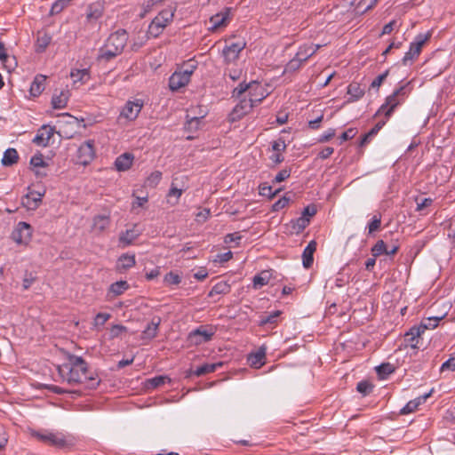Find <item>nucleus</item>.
<instances>
[{"label": "nucleus", "instance_id": "nucleus-1", "mask_svg": "<svg viewBox=\"0 0 455 455\" xmlns=\"http://www.w3.org/2000/svg\"><path fill=\"white\" fill-rule=\"evenodd\" d=\"M58 371L64 381L69 385L88 382V387L95 389L101 379L96 371L88 367V363L75 355H68V363L58 366Z\"/></svg>", "mask_w": 455, "mask_h": 455}, {"label": "nucleus", "instance_id": "nucleus-2", "mask_svg": "<svg viewBox=\"0 0 455 455\" xmlns=\"http://www.w3.org/2000/svg\"><path fill=\"white\" fill-rule=\"evenodd\" d=\"M128 40V35L124 29H119L111 34L105 44L100 49L99 60L109 61L120 55Z\"/></svg>", "mask_w": 455, "mask_h": 455}, {"label": "nucleus", "instance_id": "nucleus-3", "mask_svg": "<svg viewBox=\"0 0 455 455\" xmlns=\"http://www.w3.org/2000/svg\"><path fill=\"white\" fill-rule=\"evenodd\" d=\"M31 435L42 443L60 450L69 449L75 444L74 438L71 435H67L60 432H52L50 430H33L31 432Z\"/></svg>", "mask_w": 455, "mask_h": 455}, {"label": "nucleus", "instance_id": "nucleus-4", "mask_svg": "<svg viewBox=\"0 0 455 455\" xmlns=\"http://www.w3.org/2000/svg\"><path fill=\"white\" fill-rule=\"evenodd\" d=\"M408 94L409 91L407 90V84L395 89L391 95L386 98L385 103L380 106L375 113L374 117L384 115L387 119H389L395 109L404 102Z\"/></svg>", "mask_w": 455, "mask_h": 455}, {"label": "nucleus", "instance_id": "nucleus-5", "mask_svg": "<svg viewBox=\"0 0 455 455\" xmlns=\"http://www.w3.org/2000/svg\"><path fill=\"white\" fill-rule=\"evenodd\" d=\"M245 46L246 43L243 39H239L236 42L226 41V46L222 50L225 63L231 64L235 62Z\"/></svg>", "mask_w": 455, "mask_h": 455}, {"label": "nucleus", "instance_id": "nucleus-6", "mask_svg": "<svg viewBox=\"0 0 455 455\" xmlns=\"http://www.w3.org/2000/svg\"><path fill=\"white\" fill-rule=\"evenodd\" d=\"M430 36L431 35L429 33L417 35L414 41L411 43L409 51L405 52L402 60V62L404 66H406L409 61H412L420 54L422 46L430 38Z\"/></svg>", "mask_w": 455, "mask_h": 455}, {"label": "nucleus", "instance_id": "nucleus-7", "mask_svg": "<svg viewBox=\"0 0 455 455\" xmlns=\"http://www.w3.org/2000/svg\"><path fill=\"white\" fill-rule=\"evenodd\" d=\"M33 228L25 221H20L12 233V239L19 244H28L32 237Z\"/></svg>", "mask_w": 455, "mask_h": 455}, {"label": "nucleus", "instance_id": "nucleus-8", "mask_svg": "<svg viewBox=\"0 0 455 455\" xmlns=\"http://www.w3.org/2000/svg\"><path fill=\"white\" fill-rule=\"evenodd\" d=\"M143 107L141 100H128L123 108L120 117L132 121L137 118Z\"/></svg>", "mask_w": 455, "mask_h": 455}, {"label": "nucleus", "instance_id": "nucleus-9", "mask_svg": "<svg viewBox=\"0 0 455 455\" xmlns=\"http://www.w3.org/2000/svg\"><path fill=\"white\" fill-rule=\"evenodd\" d=\"M94 156L92 140L84 141L77 149V158L81 164H88L93 160Z\"/></svg>", "mask_w": 455, "mask_h": 455}, {"label": "nucleus", "instance_id": "nucleus-10", "mask_svg": "<svg viewBox=\"0 0 455 455\" xmlns=\"http://www.w3.org/2000/svg\"><path fill=\"white\" fill-rule=\"evenodd\" d=\"M55 133V127L43 125L33 139V143L40 147H47L50 139Z\"/></svg>", "mask_w": 455, "mask_h": 455}, {"label": "nucleus", "instance_id": "nucleus-11", "mask_svg": "<svg viewBox=\"0 0 455 455\" xmlns=\"http://www.w3.org/2000/svg\"><path fill=\"white\" fill-rule=\"evenodd\" d=\"M174 12L172 11L164 10L162 11L159 15L151 22L149 28L153 30L156 28V35L164 28L173 19Z\"/></svg>", "mask_w": 455, "mask_h": 455}, {"label": "nucleus", "instance_id": "nucleus-12", "mask_svg": "<svg viewBox=\"0 0 455 455\" xmlns=\"http://www.w3.org/2000/svg\"><path fill=\"white\" fill-rule=\"evenodd\" d=\"M45 194V190L36 191L30 190L23 198L22 204L29 210H36L38 208L42 198Z\"/></svg>", "mask_w": 455, "mask_h": 455}, {"label": "nucleus", "instance_id": "nucleus-13", "mask_svg": "<svg viewBox=\"0 0 455 455\" xmlns=\"http://www.w3.org/2000/svg\"><path fill=\"white\" fill-rule=\"evenodd\" d=\"M190 79L182 71L176 70L169 78V88L171 91L175 92L186 86Z\"/></svg>", "mask_w": 455, "mask_h": 455}, {"label": "nucleus", "instance_id": "nucleus-14", "mask_svg": "<svg viewBox=\"0 0 455 455\" xmlns=\"http://www.w3.org/2000/svg\"><path fill=\"white\" fill-rule=\"evenodd\" d=\"M256 106L251 99H242L240 101L235 105V107L233 108L232 116L233 119H240L244 115L249 113L252 108Z\"/></svg>", "mask_w": 455, "mask_h": 455}, {"label": "nucleus", "instance_id": "nucleus-15", "mask_svg": "<svg viewBox=\"0 0 455 455\" xmlns=\"http://www.w3.org/2000/svg\"><path fill=\"white\" fill-rule=\"evenodd\" d=\"M426 331L425 324H419V326L411 327L409 331H407L404 335V340L407 342L409 346L412 348L418 347V339L421 336L422 333Z\"/></svg>", "mask_w": 455, "mask_h": 455}, {"label": "nucleus", "instance_id": "nucleus-16", "mask_svg": "<svg viewBox=\"0 0 455 455\" xmlns=\"http://www.w3.org/2000/svg\"><path fill=\"white\" fill-rule=\"evenodd\" d=\"M249 99L257 105L259 104L267 95L262 84L257 81L251 82Z\"/></svg>", "mask_w": 455, "mask_h": 455}, {"label": "nucleus", "instance_id": "nucleus-17", "mask_svg": "<svg viewBox=\"0 0 455 455\" xmlns=\"http://www.w3.org/2000/svg\"><path fill=\"white\" fill-rule=\"evenodd\" d=\"M214 335V331L212 327H204L200 326L197 329L194 330L192 332H190V338L196 339V343H203L207 342L212 339V338Z\"/></svg>", "mask_w": 455, "mask_h": 455}, {"label": "nucleus", "instance_id": "nucleus-18", "mask_svg": "<svg viewBox=\"0 0 455 455\" xmlns=\"http://www.w3.org/2000/svg\"><path fill=\"white\" fill-rule=\"evenodd\" d=\"M317 243L315 240L308 243L302 253V264L307 269L310 268L314 262V253L316 251Z\"/></svg>", "mask_w": 455, "mask_h": 455}, {"label": "nucleus", "instance_id": "nucleus-19", "mask_svg": "<svg viewBox=\"0 0 455 455\" xmlns=\"http://www.w3.org/2000/svg\"><path fill=\"white\" fill-rule=\"evenodd\" d=\"M135 264L136 259L134 254L124 253L117 259L116 270L122 273L132 268Z\"/></svg>", "mask_w": 455, "mask_h": 455}, {"label": "nucleus", "instance_id": "nucleus-20", "mask_svg": "<svg viewBox=\"0 0 455 455\" xmlns=\"http://www.w3.org/2000/svg\"><path fill=\"white\" fill-rule=\"evenodd\" d=\"M266 359V347L264 346L260 347L256 352L251 353L248 355V362L251 366L259 369L262 365L265 364Z\"/></svg>", "mask_w": 455, "mask_h": 455}, {"label": "nucleus", "instance_id": "nucleus-21", "mask_svg": "<svg viewBox=\"0 0 455 455\" xmlns=\"http://www.w3.org/2000/svg\"><path fill=\"white\" fill-rule=\"evenodd\" d=\"M230 8H226L223 12L217 13L211 17L210 22L212 24V30H216L220 27L227 25V21L229 18Z\"/></svg>", "mask_w": 455, "mask_h": 455}, {"label": "nucleus", "instance_id": "nucleus-22", "mask_svg": "<svg viewBox=\"0 0 455 455\" xmlns=\"http://www.w3.org/2000/svg\"><path fill=\"white\" fill-rule=\"evenodd\" d=\"M133 161V156L130 153H124L116 157L115 161L116 169L119 172H124L131 168Z\"/></svg>", "mask_w": 455, "mask_h": 455}, {"label": "nucleus", "instance_id": "nucleus-23", "mask_svg": "<svg viewBox=\"0 0 455 455\" xmlns=\"http://www.w3.org/2000/svg\"><path fill=\"white\" fill-rule=\"evenodd\" d=\"M282 315V311L275 310L270 313H265L259 316V325L266 326L271 325L275 326L278 323V319Z\"/></svg>", "mask_w": 455, "mask_h": 455}, {"label": "nucleus", "instance_id": "nucleus-24", "mask_svg": "<svg viewBox=\"0 0 455 455\" xmlns=\"http://www.w3.org/2000/svg\"><path fill=\"white\" fill-rule=\"evenodd\" d=\"M319 47H320L319 45H313V44L301 45L299 48L295 56L298 58V60H299L300 61H302L304 63L316 52V51L319 49Z\"/></svg>", "mask_w": 455, "mask_h": 455}, {"label": "nucleus", "instance_id": "nucleus-25", "mask_svg": "<svg viewBox=\"0 0 455 455\" xmlns=\"http://www.w3.org/2000/svg\"><path fill=\"white\" fill-rule=\"evenodd\" d=\"M135 227L136 226H134L132 228L127 229L120 234L119 243L123 246H128V245L132 244L140 236V232L135 229Z\"/></svg>", "mask_w": 455, "mask_h": 455}, {"label": "nucleus", "instance_id": "nucleus-26", "mask_svg": "<svg viewBox=\"0 0 455 455\" xmlns=\"http://www.w3.org/2000/svg\"><path fill=\"white\" fill-rule=\"evenodd\" d=\"M46 76L43 75H37L31 83L29 92L31 96L37 97L44 90V83Z\"/></svg>", "mask_w": 455, "mask_h": 455}, {"label": "nucleus", "instance_id": "nucleus-27", "mask_svg": "<svg viewBox=\"0 0 455 455\" xmlns=\"http://www.w3.org/2000/svg\"><path fill=\"white\" fill-rule=\"evenodd\" d=\"M160 323L161 318L159 316L153 317L147 328L143 331V338L152 339L156 337Z\"/></svg>", "mask_w": 455, "mask_h": 455}, {"label": "nucleus", "instance_id": "nucleus-28", "mask_svg": "<svg viewBox=\"0 0 455 455\" xmlns=\"http://www.w3.org/2000/svg\"><path fill=\"white\" fill-rule=\"evenodd\" d=\"M347 92L349 95L347 100V103L357 101L364 95V90L361 88L360 84L357 83H351L347 86Z\"/></svg>", "mask_w": 455, "mask_h": 455}, {"label": "nucleus", "instance_id": "nucleus-29", "mask_svg": "<svg viewBox=\"0 0 455 455\" xmlns=\"http://www.w3.org/2000/svg\"><path fill=\"white\" fill-rule=\"evenodd\" d=\"M0 60L2 61L4 68L9 71L17 66L15 57L11 58L7 54L5 45L2 41H0Z\"/></svg>", "mask_w": 455, "mask_h": 455}, {"label": "nucleus", "instance_id": "nucleus-30", "mask_svg": "<svg viewBox=\"0 0 455 455\" xmlns=\"http://www.w3.org/2000/svg\"><path fill=\"white\" fill-rule=\"evenodd\" d=\"M130 288L129 283L126 281H117L113 283L108 289V297H116L122 295L125 291Z\"/></svg>", "mask_w": 455, "mask_h": 455}, {"label": "nucleus", "instance_id": "nucleus-31", "mask_svg": "<svg viewBox=\"0 0 455 455\" xmlns=\"http://www.w3.org/2000/svg\"><path fill=\"white\" fill-rule=\"evenodd\" d=\"M68 91H61L60 94H54L52 98V106L55 109H61L67 106Z\"/></svg>", "mask_w": 455, "mask_h": 455}, {"label": "nucleus", "instance_id": "nucleus-32", "mask_svg": "<svg viewBox=\"0 0 455 455\" xmlns=\"http://www.w3.org/2000/svg\"><path fill=\"white\" fill-rule=\"evenodd\" d=\"M19 160V154L15 148H9L4 152L1 163L4 166H12Z\"/></svg>", "mask_w": 455, "mask_h": 455}, {"label": "nucleus", "instance_id": "nucleus-33", "mask_svg": "<svg viewBox=\"0 0 455 455\" xmlns=\"http://www.w3.org/2000/svg\"><path fill=\"white\" fill-rule=\"evenodd\" d=\"M310 223L309 218L299 217L295 220H291L290 226L296 234L301 233Z\"/></svg>", "mask_w": 455, "mask_h": 455}, {"label": "nucleus", "instance_id": "nucleus-34", "mask_svg": "<svg viewBox=\"0 0 455 455\" xmlns=\"http://www.w3.org/2000/svg\"><path fill=\"white\" fill-rule=\"evenodd\" d=\"M223 365V363L219 362L215 363H205L201 366H198L195 371L194 374L197 377L205 375L211 372L215 371L218 368L221 367Z\"/></svg>", "mask_w": 455, "mask_h": 455}, {"label": "nucleus", "instance_id": "nucleus-35", "mask_svg": "<svg viewBox=\"0 0 455 455\" xmlns=\"http://www.w3.org/2000/svg\"><path fill=\"white\" fill-rule=\"evenodd\" d=\"M70 76L73 78L74 83L81 82L84 84L90 79V71L88 68L72 69Z\"/></svg>", "mask_w": 455, "mask_h": 455}, {"label": "nucleus", "instance_id": "nucleus-36", "mask_svg": "<svg viewBox=\"0 0 455 455\" xmlns=\"http://www.w3.org/2000/svg\"><path fill=\"white\" fill-rule=\"evenodd\" d=\"M375 370L380 379H386L395 371V367L390 363H383L377 366Z\"/></svg>", "mask_w": 455, "mask_h": 455}, {"label": "nucleus", "instance_id": "nucleus-37", "mask_svg": "<svg viewBox=\"0 0 455 455\" xmlns=\"http://www.w3.org/2000/svg\"><path fill=\"white\" fill-rule=\"evenodd\" d=\"M110 223L109 216L97 215L93 218V228L101 232L105 230Z\"/></svg>", "mask_w": 455, "mask_h": 455}, {"label": "nucleus", "instance_id": "nucleus-38", "mask_svg": "<svg viewBox=\"0 0 455 455\" xmlns=\"http://www.w3.org/2000/svg\"><path fill=\"white\" fill-rule=\"evenodd\" d=\"M52 42V36L47 33H39L36 40V52H43Z\"/></svg>", "mask_w": 455, "mask_h": 455}, {"label": "nucleus", "instance_id": "nucleus-39", "mask_svg": "<svg viewBox=\"0 0 455 455\" xmlns=\"http://www.w3.org/2000/svg\"><path fill=\"white\" fill-rule=\"evenodd\" d=\"M231 290L230 285L227 282L217 283L210 291L209 297L220 294H228Z\"/></svg>", "mask_w": 455, "mask_h": 455}, {"label": "nucleus", "instance_id": "nucleus-40", "mask_svg": "<svg viewBox=\"0 0 455 455\" xmlns=\"http://www.w3.org/2000/svg\"><path fill=\"white\" fill-rule=\"evenodd\" d=\"M183 193V189L174 187L173 183L167 194L168 203L174 206L179 203V200Z\"/></svg>", "mask_w": 455, "mask_h": 455}, {"label": "nucleus", "instance_id": "nucleus-41", "mask_svg": "<svg viewBox=\"0 0 455 455\" xmlns=\"http://www.w3.org/2000/svg\"><path fill=\"white\" fill-rule=\"evenodd\" d=\"M269 276L270 275L268 271H262L260 274L255 275L253 277V287L255 289H260L264 285L267 284Z\"/></svg>", "mask_w": 455, "mask_h": 455}, {"label": "nucleus", "instance_id": "nucleus-42", "mask_svg": "<svg viewBox=\"0 0 455 455\" xmlns=\"http://www.w3.org/2000/svg\"><path fill=\"white\" fill-rule=\"evenodd\" d=\"M371 255L374 258L379 257L382 254H386L387 252V246L383 240H379L371 249Z\"/></svg>", "mask_w": 455, "mask_h": 455}, {"label": "nucleus", "instance_id": "nucleus-43", "mask_svg": "<svg viewBox=\"0 0 455 455\" xmlns=\"http://www.w3.org/2000/svg\"><path fill=\"white\" fill-rule=\"evenodd\" d=\"M251 82L250 83H246V82H242L238 84L237 87H235L233 92H232V98H235V99H240L242 97V95L244 93V92H248V94L250 93V90H251Z\"/></svg>", "mask_w": 455, "mask_h": 455}, {"label": "nucleus", "instance_id": "nucleus-44", "mask_svg": "<svg viewBox=\"0 0 455 455\" xmlns=\"http://www.w3.org/2000/svg\"><path fill=\"white\" fill-rule=\"evenodd\" d=\"M381 227V214H375L371 221L368 223V233L369 235L373 234L374 232L379 230Z\"/></svg>", "mask_w": 455, "mask_h": 455}, {"label": "nucleus", "instance_id": "nucleus-45", "mask_svg": "<svg viewBox=\"0 0 455 455\" xmlns=\"http://www.w3.org/2000/svg\"><path fill=\"white\" fill-rule=\"evenodd\" d=\"M71 0H57L50 10V15H56L61 12L70 3Z\"/></svg>", "mask_w": 455, "mask_h": 455}, {"label": "nucleus", "instance_id": "nucleus-46", "mask_svg": "<svg viewBox=\"0 0 455 455\" xmlns=\"http://www.w3.org/2000/svg\"><path fill=\"white\" fill-rule=\"evenodd\" d=\"M164 282L167 285H178L181 283V276L177 272L170 271L164 275Z\"/></svg>", "mask_w": 455, "mask_h": 455}, {"label": "nucleus", "instance_id": "nucleus-47", "mask_svg": "<svg viewBox=\"0 0 455 455\" xmlns=\"http://www.w3.org/2000/svg\"><path fill=\"white\" fill-rule=\"evenodd\" d=\"M161 180L162 172L160 171H155L147 178L145 184L147 187L155 188L159 184Z\"/></svg>", "mask_w": 455, "mask_h": 455}, {"label": "nucleus", "instance_id": "nucleus-48", "mask_svg": "<svg viewBox=\"0 0 455 455\" xmlns=\"http://www.w3.org/2000/svg\"><path fill=\"white\" fill-rule=\"evenodd\" d=\"M170 382L171 379L167 376H156L152 379H149L148 380V387L156 388L162 385H164L165 382Z\"/></svg>", "mask_w": 455, "mask_h": 455}, {"label": "nucleus", "instance_id": "nucleus-49", "mask_svg": "<svg viewBox=\"0 0 455 455\" xmlns=\"http://www.w3.org/2000/svg\"><path fill=\"white\" fill-rule=\"evenodd\" d=\"M102 15V8L99 4H90L88 7L87 18L97 20Z\"/></svg>", "mask_w": 455, "mask_h": 455}, {"label": "nucleus", "instance_id": "nucleus-50", "mask_svg": "<svg viewBox=\"0 0 455 455\" xmlns=\"http://www.w3.org/2000/svg\"><path fill=\"white\" fill-rule=\"evenodd\" d=\"M303 62L298 60V58L295 56L286 64L284 68V73L295 72L300 68Z\"/></svg>", "mask_w": 455, "mask_h": 455}, {"label": "nucleus", "instance_id": "nucleus-51", "mask_svg": "<svg viewBox=\"0 0 455 455\" xmlns=\"http://www.w3.org/2000/svg\"><path fill=\"white\" fill-rule=\"evenodd\" d=\"M259 195L263 196H267L268 198H273L278 192V190L273 191L271 186L267 183H262L259 186Z\"/></svg>", "mask_w": 455, "mask_h": 455}, {"label": "nucleus", "instance_id": "nucleus-52", "mask_svg": "<svg viewBox=\"0 0 455 455\" xmlns=\"http://www.w3.org/2000/svg\"><path fill=\"white\" fill-rule=\"evenodd\" d=\"M373 386L367 380H362L357 383L356 390L363 395H367L372 391Z\"/></svg>", "mask_w": 455, "mask_h": 455}, {"label": "nucleus", "instance_id": "nucleus-53", "mask_svg": "<svg viewBox=\"0 0 455 455\" xmlns=\"http://www.w3.org/2000/svg\"><path fill=\"white\" fill-rule=\"evenodd\" d=\"M389 73V70H386L384 73L379 75L371 84L370 89H375L376 91L379 90V86L382 84V83L385 81V79L387 77Z\"/></svg>", "mask_w": 455, "mask_h": 455}, {"label": "nucleus", "instance_id": "nucleus-54", "mask_svg": "<svg viewBox=\"0 0 455 455\" xmlns=\"http://www.w3.org/2000/svg\"><path fill=\"white\" fill-rule=\"evenodd\" d=\"M36 279V277L32 272L26 271L22 280L23 290L29 289Z\"/></svg>", "mask_w": 455, "mask_h": 455}, {"label": "nucleus", "instance_id": "nucleus-55", "mask_svg": "<svg viewBox=\"0 0 455 455\" xmlns=\"http://www.w3.org/2000/svg\"><path fill=\"white\" fill-rule=\"evenodd\" d=\"M110 317L111 315L108 313H98L94 317L93 324L96 327L103 326Z\"/></svg>", "mask_w": 455, "mask_h": 455}, {"label": "nucleus", "instance_id": "nucleus-56", "mask_svg": "<svg viewBox=\"0 0 455 455\" xmlns=\"http://www.w3.org/2000/svg\"><path fill=\"white\" fill-rule=\"evenodd\" d=\"M197 66L194 61H189L184 64L179 70L182 71L184 75H187L188 78H191L192 74L196 69Z\"/></svg>", "mask_w": 455, "mask_h": 455}, {"label": "nucleus", "instance_id": "nucleus-57", "mask_svg": "<svg viewBox=\"0 0 455 455\" xmlns=\"http://www.w3.org/2000/svg\"><path fill=\"white\" fill-rule=\"evenodd\" d=\"M290 200L291 199L285 196L281 197L272 205V211L278 212L283 209L286 205H288Z\"/></svg>", "mask_w": 455, "mask_h": 455}, {"label": "nucleus", "instance_id": "nucleus-58", "mask_svg": "<svg viewBox=\"0 0 455 455\" xmlns=\"http://www.w3.org/2000/svg\"><path fill=\"white\" fill-rule=\"evenodd\" d=\"M443 318V316L441 317H428L426 320L422 321L420 324L426 325V330L427 329H434L438 325V323Z\"/></svg>", "mask_w": 455, "mask_h": 455}, {"label": "nucleus", "instance_id": "nucleus-59", "mask_svg": "<svg viewBox=\"0 0 455 455\" xmlns=\"http://www.w3.org/2000/svg\"><path fill=\"white\" fill-rule=\"evenodd\" d=\"M202 122L201 117H192L187 121L185 127L188 131L197 130Z\"/></svg>", "mask_w": 455, "mask_h": 455}, {"label": "nucleus", "instance_id": "nucleus-60", "mask_svg": "<svg viewBox=\"0 0 455 455\" xmlns=\"http://www.w3.org/2000/svg\"><path fill=\"white\" fill-rule=\"evenodd\" d=\"M440 371H455V356L450 357L448 360H446L441 366Z\"/></svg>", "mask_w": 455, "mask_h": 455}, {"label": "nucleus", "instance_id": "nucleus-61", "mask_svg": "<svg viewBox=\"0 0 455 455\" xmlns=\"http://www.w3.org/2000/svg\"><path fill=\"white\" fill-rule=\"evenodd\" d=\"M417 403L414 401H409L400 411L401 415L411 413L417 410Z\"/></svg>", "mask_w": 455, "mask_h": 455}, {"label": "nucleus", "instance_id": "nucleus-62", "mask_svg": "<svg viewBox=\"0 0 455 455\" xmlns=\"http://www.w3.org/2000/svg\"><path fill=\"white\" fill-rule=\"evenodd\" d=\"M336 134V131L333 128L328 129L326 132H324L319 138L318 142L323 143L327 142L330 140H331Z\"/></svg>", "mask_w": 455, "mask_h": 455}, {"label": "nucleus", "instance_id": "nucleus-63", "mask_svg": "<svg viewBox=\"0 0 455 455\" xmlns=\"http://www.w3.org/2000/svg\"><path fill=\"white\" fill-rule=\"evenodd\" d=\"M316 212V206L315 204H309L303 209L301 216L310 219L311 217L315 216Z\"/></svg>", "mask_w": 455, "mask_h": 455}, {"label": "nucleus", "instance_id": "nucleus-64", "mask_svg": "<svg viewBox=\"0 0 455 455\" xmlns=\"http://www.w3.org/2000/svg\"><path fill=\"white\" fill-rule=\"evenodd\" d=\"M30 164L34 167H44L46 165L41 154L33 156L30 159Z\"/></svg>", "mask_w": 455, "mask_h": 455}]
</instances>
